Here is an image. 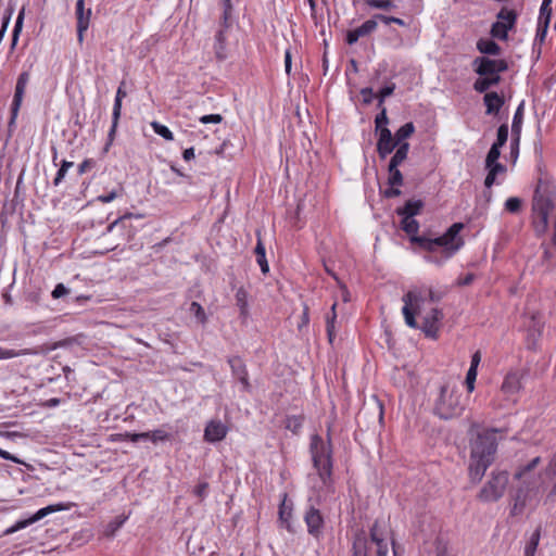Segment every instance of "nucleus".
<instances>
[{
    "label": "nucleus",
    "instance_id": "1",
    "mask_svg": "<svg viewBox=\"0 0 556 556\" xmlns=\"http://www.w3.org/2000/svg\"><path fill=\"white\" fill-rule=\"evenodd\" d=\"M401 228L409 236L412 244L428 252L425 261L438 266L443 265L464 245V240L459 236L464 229L463 223H454L442 236L435 238L425 233L418 235L419 223L414 217H402Z\"/></svg>",
    "mask_w": 556,
    "mask_h": 556
},
{
    "label": "nucleus",
    "instance_id": "2",
    "mask_svg": "<svg viewBox=\"0 0 556 556\" xmlns=\"http://www.w3.org/2000/svg\"><path fill=\"white\" fill-rule=\"evenodd\" d=\"M309 452L312 455L313 466L316 469L319 479L326 488L332 485V444L330 431L327 433V442L319 434L311 437Z\"/></svg>",
    "mask_w": 556,
    "mask_h": 556
},
{
    "label": "nucleus",
    "instance_id": "3",
    "mask_svg": "<svg viewBox=\"0 0 556 556\" xmlns=\"http://www.w3.org/2000/svg\"><path fill=\"white\" fill-rule=\"evenodd\" d=\"M465 409L462 393L456 387L443 383L434 399L432 412L440 419L448 420L459 417Z\"/></svg>",
    "mask_w": 556,
    "mask_h": 556
},
{
    "label": "nucleus",
    "instance_id": "4",
    "mask_svg": "<svg viewBox=\"0 0 556 556\" xmlns=\"http://www.w3.org/2000/svg\"><path fill=\"white\" fill-rule=\"evenodd\" d=\"M370 544L377 546V556H387L389 548L379 520H376L369 528V534L364 530L355 532L352 543L351 556H368Z\"/></svg>",
    "mask_w": 556,
    "mask_h": 556
},
{
    "label": "nucleus",
    "instance_id": "5",
    "mask_svg": "<svg viewBox=\"0 0 556 556\" xmlns=\"http://www.w3.org/2000/svg\"><path fill=\"white\" fill-rule=\"evenodd\" d=\"M556 197L546 190L542 191L539 185L535 189L532 203V226L536 236H542L548 227V216L555 208Z\"/></svg>",
    "mask_w": 556,
    "mask_h": 556
},
{
    "label": "nucleus",
    "instance_id": "6",
    "mask_svg": "<svg viewBox=\"0 0 556 556\" xmlns=\"http://www.w3.org/2000/svg\"><path fill=\"white\" fill-rule=\"evenodd\" d=\"M496 448V430H482L477 433V437L471 442L470 456L493 462Z\"/></svg>",
    "mask_w": 556,
    "mask_h": 556
},
{
    "label": "nucleus",
    "instance_id": "7",
    "mask_svg": "<svg viewBox=\"0 0 556 556\" xmlns=\"http://www.w3.org/2000/svg\"><path fill=\"white\" fill-rule=\"evenodd\" d=\"M518 13L514 9L503 7L496 14V22L491 26L490 34L493 38L507 40L508 31L515 28Z\"/></svg>",
    "mask_w": 556,
    "mask_h": 556
},
{
    "label": "nucleus",
    "instance_id": "8",
    "mask_svg": "<svg viewBox=\"0 0 556 556\" xmlns=\"http://www.w3.org/2000/svg\"><path fill=\"white\" fill-rule=\"evenodd\" d=\"M508 483V473L506 471L493 472L491 479L484 484L478 494L482 502H496L500 500Z\"/></svg>",
    "mask_w": 556,
    "mask_h": 556
},
{
    "label": "nucleus",
    "instance_id": "9",
    "mask_svg": "<svg viewBox=\"0 0 556 556\" xmlns=\"http://www.w3.org/2000/svg\"><path fill=\"white\" fill-rule=\"evenodd\" d=\"M473 71L479 76L501 77L508 70V63L504 59H490L477 56L472 61Z\"/></svg>",
    "mask_w": 556,
    "mask_h": 556
},
{
    "label": "nucleus",
    "instance_id": "10",
    "mask_svg": "<svg viewBox=\"0 0 556 556\" xmlns=\"http://www.w3.org/2000/svg\"><path fill=\"white\" fill-rule=\"evenodd\" d=\"M402 300L404 302L402 313L406 325L410 328H418L415 316L420 311V304L424 302V298L416 291H408L403 295Z\"/></svg>",
    "mask_w": 556,
    "mask_h": 556
},
{
    "label": "nucleus",
    "instance_id": "11",
    "mask_svg": "<svg viewBox=\"0 0 556 556\" xmlns=\"http://www.w3.org/2000/svg\"><path fill=\"white\" fill-rule=\"evenodd\" d=\"M303 518L307 527V533L317 540L320 539L325 528V519L321 511L315 506H309Z\"/></svg>",
    "mask_w": 556,
    "mask_h": 556
},
{
    "label": "nucleus",
    "instance_id": "12",
    "mask_svg": "<svg viewBox=\"0 0 556 556\" xmlns=\"http://www.w3.org/2000/svg\"><path fill=\"white\" fill-rule=\"evenodd\" d=\"M64 508L65 507L62 504L49 505L47 507L40 508L31 517H29L27 519H24V520H20L15 525H13L12 527L8 528L3 532V534L4 535L12 534V533H14V532H16L18 530H22V529L28 527L29 525L35 523L36 521L45 518L46 516H48L51 513L60 511V510H63Z\"/></svg>",
    "mask_w": 556,
    "mask_h": 556
},
{
    "label": "nucleus",
    "instance_id": "13",
    "mask_svg": "<svg viewBox=\"0 0 556 556\" xmlns=\"http://www.w3.org/2000/svg\"><path fill=\"white\" fill-rule=\"evenodd\" d=\"M293 503L288 500V494L282 495V500L278 508V522L281 528H285L289 533H295V528L292 523Z\"/></svg>",
    "mask_w": 556,
    "mask_h": 556
},
{
    "label": "nucleus",
    "instance_id": "14",
    "mask_svg": "<svg viewBox=\"0 0 556 556\" xmlns=\"http://www.w3.org/2000/svg\"><path fill=\"white\" fill-rule=\"evenodd\" d=\"M75 15L77 20V40L81 45L91 17V9L85 8V0L76 1Z\"/></svg>",
    "mask_w": 556,
    "mask_h": 556
},
{
    "label": "nucleus",
    "instance_id": "15",
    "mask_svg": "<svg viewBox=\"0 0 556 556\" xmlns=\"http://www.w3.org/2000/svg\"><path fill=\"white\" fill-rule=\"evenodd\" d=\"M228 364L231 368L232 376L242 384L243 391L250 392L251 383L249 381L248 369L243 359L239 356H231L228 358Z\"/></svg>",
    "mask_w": 556,
    "mask_h": 556
},
{
    "label": "nucleus",
    "instance_id": "16",
    "mask_svg": "<svg viewBox=\"0 0 556 556\" xmlns=\"http://www.w3.org/2000/svg\"><path fill=\"white\" fill-rule=\"evenodd\" d=\"M522 374L520 371H509L502 383L501 391L508 397H513L521 390Z\"/></svg>",
    "mask_w": 556,
    "mask_h": 556
},
{
    "label": "nucleus",
    "instance_id": "17",
    "mask_svg": "<svg viewBox=\"0 0 556 556\" xmlns=\"http://www.w3.org/2000/svg\"><path fill=\"white\" fill-rule=\"evenodd\" d=\"M228 428L220 420H211L204 429V440L215 443L224 440L227 435Z\"/></svg>",
    "mask_w": 556,
    "mask_h": 556
},
{
    "label": "nucleus",
    "instance_id": "18",
    "mask_svg": "<svg viewBox=\"0 0 556 556\" xmlns=\"http://www.w3.org/2000/svg\"><path fill=\"white\" fill-rule=\"evenodd\" d=\"M28 81H29V73L28 72L21 73L17 78V81H16L15 92H14V97H13V101H12V108H11L12 121L17 115V112L21 106V103H22V100L24 97V92H25Z\"/></svg>",
    "mask_w": 556,
    "mask_h": 556
},
{
    "label": "nucleus",
    "instance_id": "19",
    "mask_svg": "<svg viewBox=\"0 0 556 556\" xmlns=\"http://www.w3.org/2000/svg\"><path fill=\"white\" fill-rule=\"evenodd\" d=\"M443 317L442 311L432 308L431 312L424 317L420 329L428 338H435L439 330L438 323Z\"/></svg>",
    "mask_w": 556,
    "mask_h": 556
},
{
    "label": "nucleus",
    "instance_id": "20",
    "mask_svg": "<svg viewBox=\"0 0 556 556\" xmlns=\"http://www.w3.org/2000/svg\"><path fill=\"white\" fill-rule=\"evenodd\" d=\"M377 29V23L374 20L365 21L361 26L348 30L345 41L348 45L352 46L357 42L361 37H365L370 35L372 31Z\"/></svg>",
    "mask_w": 556,
    "mask_h": 556
},
{
    "label": "nucleus",
    "instance_id": "21",
    "mask_svg": "<svg viewBox=\"0 0 556 556\" xmlns=\"http://www.w3.org/2000/svg\"><path fill=\"white\" fill-rule=\"evenodd\" d=\"M493 462H490L489 459H480L470 456L469 476L471 481L475 483L481 481L486 469Z\"/></svg>",
    "mask_w": 556,
    "mask_h": 556
},
{
    "label": "nucleus",
    "instance_id": "22",
    "mask_svg": "<svg viewBox=\"0 0 556 556\" xmlns=\"http://www.w3.org/2000/svg\"><path fill=\"white\" fill-rule=\"evenodd\" d=\"M424 206L425 203L422 200L412 199L406 201L403 206L397 207L395 213L402 217H415L416 215L420 214Z\"/></svg>",
    "mask_w": 556,
    "mask_h": 556
},
{
    "label": "nucleus",
    "instance_id": "23",
    "mask_svg": "<svg viewBox=\"0 0 556 556\" xmlns=\"http://www.w3.org/2000/svg\"><path fill=\"white\" fill-rule=\"evenodd\" d=\"M256 237H257V243L254 249L256 262L260 265L262 273L266 274L269 270V266H268V263L266 260V251H265L264 243L262 241L261 230H256Z\"/></svg>",
    "mask_w": 556,
    "mask_h": 556
},
{
    "label": "nucleus",
    "instance_id": "24",
    "mask_svg": "<svg viewBox=\"0 0 556 556\" xmlns=\"http://www.w3.org/2000/svg\"><path fill=\"white\" fill-rule=\"evenodd\" d=\"M375 123L378 139H393L391 131L387 127L388 117L384 109L376 116Z\"/></svg>",
    "mask_w": 556,
    "mask_h": 556
},
{
    "label": "nucleus",
    "instance_id": "25",
    "mask_svg": "<svg viewBox=\"0 0 556 556\" xmlns=\"http://www.w3.org/2000/svg\"><path fill=\"white\" fill-rule=\"evenodd\" d=\"M502 77L479 76L473 83V90L479 93L486 92L490 88L497 86Z\"/></svg>",
    "mask_w": 556,
    "mask_h": 556
},
{
    "label": "nucleus",
    "instance_id": "26",
    "mask_svg": "<svg viewBox=\"0 0 556 556\" xmlns=\"http://www.w3.org/2000/svg\"><path fill=\"white\" fill-rule=\"evenodd\" d=\"M124 97H126V92L122 89V87H119L117 89L115 101H114V106H113V124H112V127H111V129L109 131V139H112V137L115 134V128H116V125H117V121H118V118L121 116L122 99Z\"/></svg>",
    "mask_w": 556,
    "mask_h": 556
},
{
    "label": "nucleus",
    "instance_id": "27",
    "mask_svg": "<svg viewBox=\"0 0 556 556\" xmlns=\"http://www.w3.org/2000/svg\"><path fill=\"white\" fill-rule=\"evenodd\" d=\"M483 101L486 106L488 114L497 113L504 103L503 97H501L497 92H486L484 94Z\"/></svg>",
    "mask_w": 556,
    "mask_h": 556
},
{
    "label": "nucleus",
    "instance_id": "28",
    "mask_svg": "<svg viewBox=\"0 0 556 556\" xmlns=\"http://www.w3.org/2000/svg\"><path fill=\"white\" fill-rule=\"evenodd\" d=\"M477 49L480 53L486 54V55H500L502 52L501 47L491 39H479L477 41Z\"/></svg>",
    "mask_w": 556,
    "mask_h": 556
},
{
    "label": "nucleus",
    "instance_id": "29",
    "mask_svg": "<svg viewBox=\"0 0 556 556\" xmlns=\"http://www.w3.org/2000/svg\"><path fill=\"white\" fill-rule=\"evenodd\" d=\"M408 149V141H402L401 144L399 143L389 165L392 167H399V165L407 157Z\"/></svg>",
    "mask_w": 556,
    "mask_h": 556
},
{
    "label": "nucleus",
    "instance_id": "30",
    "mask_svg": "<svg viewBox=\"0 0 556 556\" xmlns=\"http://www.w3.org/2000/svg\"><path fill=\"white\" fill-rule=\"evenodd\" d=\"M235 298H236V304L240 309V316L243 318H247V316L249 314L248 292L245 291L244 288L241 287L237 290Z\"/></svg>",
    "mask_w": 556,
    "mask_h": 556
},
{
    "label": "nucleus",
    "instance_id": "31",
    "mask_svg": "<svg viewBox=\"0 0 556 556\" xmlns=\"http://www.w3.org/2000/svg\"><path fill=\"white\" fill-rule=\"evenodd\" d=\"M523 118V103H521L514 115L513 124H511V136L513 139H519L521 135V124Z\"/></svg>",
    "mask_w": 556,
    "mask_h": 556
},
{
    "label": "nucleus",
    "instance_id": "32",
    "mask_svg": "<svg viewBox=\"0 0 556 556\" xmlns=\"http://www.w3.org/2000/svg\"><path fill=\"white\" fill-rule=\"evenodd\" d=\"M507 141H494L491 149L488 152L486 159H485V166H490L493 163H496L500 155H501V149L504 147V144Z\"/></svg>",
    "mask_w": 556,
    "mask_h": 556
},
{
    "label": "nucleus",
    "instance_id": "33",
    "mask_svg": "<svg viewBox=\"0 0 556 556\" xmlns=\"http://www.w3.org/2000/svg\"><path fill=\"white\" fill-rule=\"evenodd\" d=\"M304 422V416L302 415H293L288 416L285 421L286 429L290 430L292 433L296 434L301 430Z\"/></svg>",
    "mask_w": 556,
    "mask_h": 556
},
{
    "label": "nucleus",
    "instance_id": "34",
    "mask_svg": "<svg viewBox=\"0 0 556 556\" xmlns=\"http://www.w3.org/2000/svg\"><path fill=\"white\" fill-rule=\"evenodd\" d=\"M401 142L402 141H377V150L380 157H387Z\"/></svg>",
    "mask_w": 556,
    "mask_h": 556
},
{
    "label": "nucleus",
    "instance_id": "35",
    "mask_svg": "<svg viewBox=\"0 0 556 556\" xmlns=\"http://www.w3.org/2000/svg\"><path fill=\"white\" fill-rule=\"evenodd\" d=\"M389 177L388 184L392 187H399L403 185V175L399 167L388 166Z\"/></svg>",
    "mask_w": 556,
    "mask_h": 556
},
{
    "label": "nucleus",
    "instance_id": "36",
    "mask_svg": "<svg viewBox=\"0 0 556 556\" xmlns=\"http://www.w3.org/2000/svg\"><path fill=\"white\" fill-rule=\"evenodd\" d=\"M125 192L124 186L122 184H118L117 188L113 189L112 191L101 194L98 197V201L101 203H110L116 198L123 195Z\"/></svg>",
    "mask_w": 556,
    "mask_h": 556
},
{
    "label": "nucleus",
    "instance_id": "37",
    "mask_svg": "<svg viewBox=\"0 0 556 556\" xmlns=\"http://www.w3.org/2000/svg\"><path fill=\"white\" fill-rule=\"evenodd\" d=\"M189 311L191 314L194 315V317L197 318V320L204 325L206 324L207 321V316L204 312V308L202 307V305L198 302H191L190 304V307H189Z\"/></svg>",
    "mask_w": 556,
    "mask_h": 556
},
{
    "label": "nucleus",
    "instance_id": "38",
    "mask_svg": "<svg viewBox=\"0 0 556 556\" xmlns=\"http://www.w3.org/2000/svg\"><path fill=\"white\" fill-rule=\"evenodd\" d=\"M367 5L371 9L391 11L396 5L391 0H367Z\"/></svg>",
    "mask_w": 556,
    "mask_h": 556
},
{
    "label": "nucleus",
    "instance_id": "39",
    "mask_svg": "<svg viewBox=\"0 0 556 556\" xmlns=\"http://www.w3.org/2000/svg\"><path fill=\"white\" fill-rule=\"evenodd\" d=\"M337 318L334 316H326V332L330 344L333 343L337 336Z\"/></svg>",
    "mask_w": 556,
    "mask_h": 556
},
{
    "label": "nucleus",
    "instance_id": "40",
    "mask_svg": "<svg viewBox=\"0 0 556 556\" xmlns=\"http://www.w3.org/2000/svg\"><path fill=\"white\" fill-rule=\"evenodd\" d=\"M23 20H24V9H22V11L18 13V16L16 18V22H15V25H14V28H13L12 43H11V48L12 49L17 43L18 35H20V33L22 30V26H23Z\"/></svg>",
    "mask_w": 556,
    "mask_h": 556
},
{
    "label": "nucleus",
    "instance_id": "41",
    "mask_svg": "<svg viewBox=\"0 0 556 556\" xmlns=\"http://www.w3.org/2000/svg\"><path fill=\"white\" fill-rule=\"evenodd\" d=\"M414 130V124L410 122L406 123L396 130L393 139H407L413 135Z\"/></svg>",
    "mask_w": 556,
    "mask_h": 556
},
{
    "label": "nucleus",
    "instance_id": "42",
    "mask_svg": "<svg viewBox=\"0 0 556 556\" xmlns=\"http://www.w3.org/2000/svg\"><path fill=\"white\" fill-rule=\"evenodd\" d=\"M148 433L150 434L149 440H151L154 444L157 442L168 441L172 438V435L163 429L148 431Z\"/></svg>",
    "mask_w": 556,
    "mask_h": 556
},
{
    "label": "nucleus",
    "instance_id": "43",
    "mask_svg": "<svg viewBox=\"0 0 556 556\" xmlns=\"http://www.w3.org/2000/svg\"><path fill=\"white\" fill-rule=\"evenodd\" d=\"M541 463V457H534L532 460H530L527 465L520 467L516 473L515 478L520 479L522 478L527 472L533 470L539 464Z\"/></svg>",
    "mask_w": 556,
    "mask_h": 556
},
{
    "label": "nucleus",
    "instance_id": "44",
    "mask_svg": "<svg viewBox=\"0 0 556 556\" xmlns=\"http://www.w3.org/2000/svg\"><path fill=\"white\" fill-rule=\"evenodd\" d=\"M541 538L540 528H538L530 536V540L526 544L525 551L535 554Z\"/></svg>",
    "mask_w": 556,
    "mask_h": 556
},
{
    "label": "nucleus",
    "instance_id": "45",
    "mask_svg": "<svg viewBox=\"0 0 556 556\" xmlns=\"http://www.w3.org/2000/svg\"><path fill=\"white\" fill-rule=\"evenodd\" d=\"M73 166V162H70V161H65L63 160L62 161V164H61V167L59 168L58 173H56V176L53 180V185L54 186H59L60 182L64 179L67 170L70 167Z\"/></svg>",
    "mask_w": 556,
    "mask_h": 556
},
{
    "label": "nucleus",
    "instance_id": "46",
    "mask_svg": "<svg viewBox=\"0 0 556 556\" xmlns=\"http://www.w3.org/2000/svg\"><path fill=\"white\" fill-rule=\"evenodd\" d=\"M522 202L519 198L511 197L505 202V210L509 213H518L521 210Z\"/></svg>",
    "mask_w": 556,
    "mask_h": 556
},
{
    "label": "nucleus",
    "instance_id": "47",
    "mask_svg": "<svg viewBox=\"0 0 556 556\" xmlns=\"http://www.w3.org/2000/svg\"><path fill=\"white\" fill-rule=\"evenodd\" d=\"M151 127L155 134L163 137L164 139H173L172 131L165 125H162L157 122H152Z\"/></svg>",
    "mask_w": 556,
    "mask_h": 556
},
{
    "label": "nucleus",
    "instance_id": "48",
    "mask_svg": "<svg viewBox=\"0 0 556 556\" xmlns=\"http://www.w3.org/2000/svg\"><path fill=\"white\" fill-rule=\"evenodd\" d=\"M552 7H546L544 8V5H541L540 8V15H539V22L540 24H545L546 25H549V22H551V17H552Z\"/></svg>",
    "mask_w": 556,
    "mask_h": 556
},
{
    "label": "nucleus",
    "instance_id": "49",
    "mask_svg": "<svg viewBox=\"0 0 556 556\" xmlns=\"http://www.w3.org/2000/svg\"><path fill=\"white\" fill-rule=\"evenodd\" d=\"M548 26L549 25L545 26V24L538 23V29H536V34H535V38H534V45H536V43L542 45L544 42L546 35H547Z\"/></svg>",
    "mask_w": 556,
    "mask_h": 556
},
{
    "label": "nucleus",
    "instance_id": "50",
    "mask_svg": "<svg viewBox=\"0 0 556 556\" xmlns=\"http://www.w3.org/2000/svg\"><path fill=\"white\" fill-rule=\"evenodd\" d=\"M478 371L473 368H469L466 375L465 383L467 386V390L471 393L475 390V382L477 379Z\"/></svg>",
    "mask_w": 556,
    "mask_h": 556
},
{
    "label": "nucleus",
    "instance_id": "51",
    "mask_svg": "<svg viewBox=\"0 0 556 556\" xmlns=\"http://www.w3.org/2000/svg\"><path fill=\"white\" fill-rule=\"evenodd\" d=\"M395 90V84H390L388 86H384L382 89H380L379 91V94H378V99H379V104H382L384 99L389 96H391Z\"/></svg>",
    "mask_w": 556,
    "mask_h": 556
},
{
    "label": "nucleus",
    "instance_id": "52",
    "mask_svg": "<svg viewBox=\"0 0 556 556\" xmlns=\"http://www.w3.org/2000/svg\"><path fill=\"white\" fill-rule=\"evenodd\" d=\"M23 354H25L24 351H15V350H11V349L0 348V359L13 358V357H17Z\"/></svg>",
    "mask_w": 556,
    "mask_h": 556
},
{
    "label": "nucleus",
    "instance_id": "53",
    "mask_svg": "<svg viewBox=\"0 0 556 556\" xmlns=\"http://www.w3.org/2000/svg\"><path fill=\"white\" fill-rule=\"evenodd\" d=\"M309 324V307L307 304L303 305V312L301 315V321L298 325V329L301 331L304 327H307Z\"/></svg>",
    "mask_w": 556,
    "mask_h": 556
},
{
    "label": "nucleus",
    "instance_id": "54",
    "mask_svg": "<svg viewBox=\"0 0 556 556\" xmlns=\"http://www.w3.org/2000/svg\"><path fill=\"white\" fill-rule=\"evenodd\" d=\"M208 490V483L203 481L195 485L193 493L195 496L203 498L206 496Z\"/></svg>",
    "mask_w": 556,
    "mask_h": 556
},
{
    "label": "nucleus",
    "instance_id": "55",
    "mask_svg": "<svg viewBox=\"0 0 556 556\" xmlns=\"http://www.w3.org/2000/svg\"><path fill=\"white\" fill-rule=\"evenodd\" d=\"M68 293L70 290L63 283H58L53 289L51 295L53 299H60Z\"/></svg>",
    "mask_w": 556,
    "mask_h": 556
},
{
    "label": "nucleus",
    "instance_id": "56",
    "mask_svg": "<svg viewBox=\"0 0 556 556\" xmlns=\"http://www.w3.org/2000/svg\"><path fill=\"white\" fill-rule=\"evenodd\" d=\"M435 556H453L448 553L447 546L441 540L435 542Z\"/></svg>",
    "mask_w": 556,
    "mask_h": 556
},
{
    "label": "nucleus",
    "instance_id": "57",
    "mask_svg": "<svg viewBox=\"0 0 556 556\" xmlns=\"http://www.w3.org/2000/svg\"><path fill=\"white\" fill-rule=\"evenodd\" d=\"M132 216L131 213H127L123 216H121L119 218L115 219L113 223H111L109 226H108V231H112L114 228L118 227V226H124V223L126 219L130 218Z\"/></svg>",
    "mask_w": 556,
    "mask_h": 556
},
{
    "label": "nucleus",
    "instance_id": "58",
    "mask_svg": "<svg viewBox=\"0 0 556 556\" xmlns=\"http://www.w3.org/2000/svg\"><path fill=\"white\" fill-rule=\"evenodd\" d=\"M361 94L363 97V102L366 103V104L371 103V101H372V99L375 97V93H374L372 89L369 88V87L363 88L361 90Z\"/></svg>",
    "mask_w": 556,
    "mask_h": 556
},
{
    "label": "nucleus",
    "instance_id": "59",
    "mask_svg": "<svg viewBox=\"0 0 556 556\" xmlns=\"http://www.w3.org/2000/svg\"><path fill=\"white\" fill-rule=\"evenodd\" d=\"M475 278L476 277H475V275L472 273H468L465 276L459 277L457 279V285L462 286V287L469 286V285H471L473 282Z\"/></svg>",
    "mask_w": 556,
    "mask_h": 556
},
{
    "label": "nucleus",
    "instance_id": "60",
    "mask_svg": "<svg viewBox=\"0 0 556 556\" xmlns=\"http://www.w3.org/2000/svg\"><path fill=\"white\" fill-rule=\"evenodd\" d=\"M223 119L222 115L219 114H210V115H204L200 118V122L203 123V124H207V123H220Z\"/></svg>",
    "mask_w": 556,
    "mask_h": 556
},
{
    "label": "nucleus",
    "instance_id": "61",
    "mask_svg": "<svg viewBox=\"0 0 556 556\" xmlns=\"http://www.w3.org/2000/svg\"><path fill=\"white\" fill-rule=\"evenodd\" d=\"M488 168L489 172L493 173L495 176L497 174H502V173H505L506 172V167L502 164V163H493L492 165L490 166H485Z\"/></svg>",
    "mask_w": 556,
    "mask_h": 556
},
{
    "label": "nucleus",
    "instance_id": "62",
    "mask_svg": "<svg viewBox=\"0 0 556 556\" xmlns=\"http://www.w3.org/2000/svg\"><path fill=\"white\" fill-rule=\"evenodd\" d=\"M96 165V162L93 160H85L81 164L78 166V173L81 175L92 168Z\"/></svg>",
    "mask_w": 556,
    "mask_h": 556
},
{
    "label": "nucleus",
    "instance_id": "63",
    "mask_svg": "<svg viewBox=\"0 0 556 556\" xmlns=\"http://www.w3.org/2000/svg\"><path fill=\"white\" fill-rule=\"evenodd\" d=\"M370 20L376 21L377 24H378V22H381L386 25H389L392 23L393 16H388V15L378 13V14H375Z\"/></svg>",
    "mask_w": 556,
    "mask_h": 556
},
{
    "label": "nucleus",
    "instance_id": "64",
    "mask_svg": "<svg viewBox=\"0 0 556 556\" xmlns=\"http://www.w3.org/2000/svg\"><path fill=\"white\" fill-rule=\"evenodd\" d=\"M401 193L402 192L397 187H392V186H390V188H388L383 191V195L388 199L396 198V197L401 195Z\"/></svg>",
    "mask_w": 556,
    "mask_h": 556
}]
</instances>
